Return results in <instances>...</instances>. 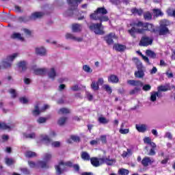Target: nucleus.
<instances>
[{
	"label": "nucleus",
	"mask_w": 175,
	"mask_h": 175,
	"mask_svg": "<svg viewBox=\"0 0 175 175\" xmlns=\"http://www.w3.org/2000/svg\"><path fill=\"white\" fill-rule=\"evenodd\" d=\"M124 126H125V124L122 123L119 130L120 133H121V135H126L129 133V129H124Z\"/></svg>",
	"instance_id": "nucleus-24"
},
{
	"label": "nucleus",
	"mask_w": 175,
	"mask_h": 175,
	"mask_svg": "<svg viewBox=\"0 0 175 175\" xmlns=\"http://www.w3.org/2000/svg\"><path fill=\"white\" fill-rule=\"evenodd\" d=\"M9 92L12 95V98H14L17 97V93H16V90L14 89H10Z\"/></svg>",
	"instance_id": "nucleus-54"
},
{
	"label": "nucleus",
	"mask_w": 175,
	"mask_h": 175,
	"mask_svg": "<svg viewBox=\"0 0 175 175\" xmlns=\"http://www.w3.org/2000/svg\"><path fill=\"white\" fill-rule=\"evenodd\" d=\"M21 171L22 172V173H23V174L25 175H29L31 174V172L29 170L28 168L27 167H23L21 169Z\"/></svg>",
	"instance_id": "nucleus-52"
},
{
	"label": "nucleus",
	"mask_w": 175,
	"mask_h": 175,
	"mask_svg": "<svg viewBox=\"0 0 175 175\" xmlns=\"http://www.w3.org/2000/svg\"><path fill=\"white\" fill-rule=\"evenodd\" d=\"M146 54L148 57L152 58V59H155V58H157V53L150 49L146 51Z\"/></svg>",
	"instance_id": "nucleus-21"
},
{
	"label": "nucleus",
	"mask_w": 175,
	"mask_h": 175,
	"mask_svg": "<svg viewBox=\"0 0 175 175\" xmlns=\"http://www.w3.org/2000/svg\"><path fill=\"white\" fill-rule=\"evenodd\" d=\"M70 139L72 142H75V143L80 142V137L77 135H71Z\"/></svg>",
	"instance_id": "nucleus-48"
},
{
	"label": "nucleus",
	"mask_w": 175,
	"mask_h": 175,
	"mask_svg": "<svg viewBox=\"0 0 175 175\" xmlns=\"http://www.w3.org/2000/svg\"><path fill=\"white\" fill-rule=\"evenodd\" d=\"M61 166H68V167H73V163L70 161L64 162V161H60L59 164L55 166L56 173L58 175H61L62 173H64V170L61 168Z\"/></svg>",
	"instance_id": "nucleus-6"
},
{
	"label": "nucleus",
	"mask_w": 175,
	"mask_h": 175,
	"mask_svg": "<svg viewBox=\"0 0 175 175\" xmlns=\"http://www.w3.org/2000/svg\"><path fill=\"white\" fill-rule=\"evenodd\" d=\"M43 16H44V13L38 12H34L31 14V17L33 18H42Z\"/></svg>",
	"instance_id": "nucleus-32"
},
{
	"label": "nucleus",
	"mask_w": 175,
	"mask_h": 175,
	"mask_svg": "<svg viewBox=\"0 0 175 175\" xmlns=\"http://www.w3.org/2000/svg\"><path fill=\"white\" fill-rule=\"evenodd\" d=\"M82 0H67V2L68 5H71V8H70V10L71 12H73V10H77L79 3H81Z\"/></svg>",
	"instance_id": "nucleus-9"
},
{
	"label": "nucleus",
	"mask_w": 175,
	"mask_h": 175,
	"mask_svg": "<svg viewBox=\"0 0 175 175\" xmlns=\"http://www.w3.org/2000/svg\"><path fill=\"white\" fill-rule=\"evenodd\" d=\"M144 18L146 21H151L152 20V14L148 11L144 13Z\"/></svg>",
	"instance_id": "nucleus-27"
},
{
	"label": "nucleus",
	"mask_w": 175,
	"mask_h": 175,
	"mask_svg": "<svg viewBox=\"0 0 175 175\" xmlns=\"http://www.w3.org/2000/svg\"><path fill=\"white\" fill-rule=\"evenodd\" d=\"M0 129L6 131V129H10V126H8L6 123H0Z\"/></svg>",
	"instance_id": "nucleus-49"
},
{
	"label": "nucleus",
	"mask_w": 175,
	"mask_h": 175,
	"mask_svg": "<svg viewBox=\"0 0 175 175\" xmlns=\"http://www.w3.org/2000/svg\"><path fill=\"white\" fill-rule=\"evenodd\" d=\"M34 73L37 75H46L47 70L46 68H37L34 70Z\"/></svg>",
	"instance_id": "nucleus-22"
},
{
	"label": "nucleus",
	"mask_w": 175,
	"mask_h": 175,
	"mask_svg": "<svg viewBox=\"0 0 175 175\" xmlns=\"http://www.w3.org/2000/svg\"><path fill=\"white\" fill-rule=\"evenodd\" d=\"M18 21L19 23H27V21H29V17H28V16H19L18 18Z\"/></svg>",
	"instance_id": "nucleus-43"
},
{
	"label": "nucleus",
	"mask_w": 175,
	"mask_h": 175,
	"mask_svg": "<svg viewBox=\"0 0 175 175\" xmlns=\"http://www.w3.org/2000/svg\"><path fill=\"white\" fill-rule=\"evenodd\" d=\"M25 33H26V35H28L29 36H31L32 32L31 31V30L28 29H23Z\"/></svg>",
	"instance_id": "nucleus-64"
},
{
	"label": "nucleus",
	"mask_w": 175,
	"mask_h": 175,
	"mask_svg": "<svg viewBox=\"0 0 175 175\" xmlns=\"http://www.w3.org/2000/svg\"><path fill=\"white\" fill-rule=\"evenodd\" d=\"M137 68L138 70L135 72V77H136L137 79H143L144 77V71L142 70V65L137 66Z\"/></svg>",
	"instance_id": "nucleus-12"
},
{
	"label": "nucleus",
	"mask_w": 175,
	"mask_h": 175,
	"mask_svg": "<svg viewBox=\"0 0 175 175\" xmlns=\"http://www.w3.org/2000/svg\"><path fill=\"white\" fill-rule=\"evenodd\" d=\"M153 14L156 17L163 16V12L160 9H153Z\"/></svg>",
	"instance_id": "nucleus-34"
},
{
	"label": "nucleus",
	"mask_w": 175,
	"mask_h": 175,
	"mask_svg": "<svg viewBox=\"0 0 175 175\" xmlns=\"http://www.w3.org/2000/svg\"><path fill=\"white\" fill-rule=\"evenodd\" d=\"M25 155L26 158H35L38 157V155L36 154V152H32V151H27Z\"/></svg>",
	"instance_id": "nucleus-31"
},
{
	"label": "nucleus",
	"mask_w": 175,
	"mask_h": 175,
	"mask_svg": "<svg viewBox=\"0 0 175 175\" xmlns=\"http://www.w3.org/2000/svg\"><path fill=\"white\" fill-rule=\"evenodd\" d=\"M141 163L144 167H147L149 165H152V163H154V160H151V158L148 157H145L142 160Z\"/></svg>",
	"instance_id": "nucleus-11"
},
{
	"label": "nucleus",
	"mask_w": 175,
	"mask_h": 175,
	"mask_svg": "<svg viewBox=\"0 0 175 175\" xmlns=\"http://www.w3.org/2000/svg\"><path fill=\"white\" fill-rule=\"evenodd\" d=\"M48 76L49 79H52V80H54V79H55V76H57L55 68H51V70L48 72Z\"/></svg>",
	"instance_id": "nucleus-23"
},
{
	"label": "nucleus",
	"mask_w": 175,
	"mask_h": 175,
	"mask_svg": "<svg viewBox=\"0 0 175 175\" xmlns=\"http://www.w3.org/2000/svg\"><path fill=\"white\" fill-rule=\"evenodd\" d=\"M83 70L84 72H86V73H92V69L87 64L83 66Z\"/></svg>",
	"instance_id": "nucleus-45"
},
{
	"label": "nucleus",
	"mask_w": 175,
	"mask_h": 175,
	"mask_svg": "<svg viewBox=\"0 0 175 175\" xmlns=\"http://www.w3.org/2000/svg\"><path fill=\"white\" fill-rule=\"evenodd\" d=\"M36 54L40 55V57H44V55H47V51L43 46L37 47L36 48Z\"/></svg>",
	"instance_id": "nucleus-13"
},
{
	"label": "nucleus",
	"mask_w": 175,
	"mask_h": 175,
	"mask_svg": "<svg viewBox=\"0 0 175 175\" xmlns=\"http://www.w3.org/2000/svg\"><path fill=\"white\" fill-rule=\"evenodd\" d=\"M99 161L100 163H106L108 166H111V165L116 163V159H110V157L100 158Z\"/></svg>",
	"instance_id": "nucleus-10"
},
{
	"label": "nucleus",
	"mask_w": 175,
	"mask_h": 175,
	"mask_svg": "<svg viewBox=\"0 0 175 175\" xmlns=\"http://www.w3.org/2000/svg\"><path fill=\"white\" fill-rule=\"evenodd\" d=\"M81 158L83 159V161H90V159H91V157H90V154L87 152H82Z\"/></svg>",
	"instance_id": "nucleus-29"
},
{
	"label": "nucleus",
	"mask_w": 175,
	"mask_h": 175,
	"mask_svg": "<svg viewBox=\"0 0 175 175\" xmlns=\"http://www.w3.org/2000/svg\"><path fill=\"white\" fill-rule=\"evenodd\" d=\"M19 100L21 102V103H23V105H25L27 103H28L29 100H27V98L26 97H21L19 98Z\"/></svg>",
	"instance_id": "nucleus-58"
},
{
	"label": "nucleus",
	"mask_w": 175,
	"mask_h": 175,
	"mask_svg": "<svg viewBox=\"0 0 175 175\" xmlns=\"http://www.w3.org/2000/svg\"><path fill=\"white\" fill-rule=\"evenodd\" d=\"M134 25L135 27H137V28H141L136 29L135 27H133L131 29L128 30L129 33L134 39L136 38V33H144L147 31L151 33H154L157 36H165L170 33V30L167 27L169 21L166 19L162 20L160 22L159 27H155L152 23H144L140 21L134 23Z\"/></svg>",
	"instance_id": "nucleus-1"
},
{
	"label": "nucleus",
	"mask_w": 175,
	"mask_h": 175,
	"mask_svg": "<svg viewBox=\"0 0 175 175\" xmlns=\"http://www.w3.org/2000/svg\"><path fill=\"white\" fill-rule=\"evenodd\" d=\"M51 158H53V156L51 155V154L46 153L44 155V161H45L46 162H49V161H50Z\"/></svg>",
	"instance_id": "nucleus-50"
},
{
	"label": "nucleus",
	"mask_w": 175,
	"mask_h": 175,
	"mask_svg": "<svg viewBox=\"0 0 175 175\" xmlns=\"http://www.w3.org/2000/svg\"><path fill=\"white\" fill-rule=\"evenodd\" d=\"M127 84H129V85H132L133 87H135L134 89L131 90L129 92L130 95H135V94H137V92L140 91V88L139 87H143L144 85L142 81L133 79L128 80Z\"/></svg>",
	"instance_id": "nucleus-3"
},
{
	"label": "nucleus",
	"mask_w": 175,
	"mask_h": 175,
	"mask_svg": "<svg viewBox=\"0 0 175 175\" xmlns=\"http://www.w3.org/2000/svg\"><path fill=\"white\" fill-rule=\"evenodd\" d=\"M42 142H45L46 144H50L51 143V139L49 135H42Z\"/></svg>",
	"instance_id": "nucleus-44"
},
{
	"label": "nucleus",
	"mask_w": 175,
	"mask_h": 175,
	"mask_svg": "<svg viewBox=\"0 0 175 175\" xmlns=\"http://www.w3.org/2000/svg\"><path fill=\"white\" fill-rule=\"evenodd\" d=\"M139 55L142 57V59L145 61V62H147L148 65H151V63H150V59L147 57V56H144L142 52H139Z\"/></svg>",
	"instance_id": "nucleus-51"
},
{
	"label": "nucleus",
	"mask_w": 175,
	"mask_h": 175,
	"mask_svg": "<svg viewBox=\"0 0 175 175\" xmlns=\"http://www.w3.org/2000/svg\"><path fill=\"white\" fill-rule=\"evenodd\" d=\"M35 133H31L30 134H24V137L26 139H35Z\"/></svg>",
	"instance_id": "nucleus-53"
},
{
	"label": "nucleus",
	"mask_w": 175,
	"mask_h": 175,
	"mask_svg": "<svg viewBox=\"0 0 175 175\" xmlns=\"http://www.w3.org/2000/svg\"><path fill=\"white\" fill-rule=\"evenodd\" d=\"M143 91H150L151 90V85L146 84L142 87Z\"/></svg>",
	"instance_id": "nucleus-57"
},
{
	"label": "nucleus",
	"mask_w": 175,
	"mask_h": 175,
	"mask_svg": "<svg viewBox=\"0 0 175 175\" xmlns=\"http://www.w3.org/2000/svg\"><path fill=\"white\" fill-rule=\"evenodd\" d=\"M66 39H70L71 40H76L77 42H83V38H76L73 36V34L70 33H67L66 34Z\"/></svg>",
	"instance_id": "nucleus-16"
},
{
	"label": "nucleus",
	"mask_w": 175,
	"mask_h": 175,
	"mask_svg": "<svg viewBox=\"0 0 175 175\" xmlns=\"http://www.w3.org/2000/svg\"><path fill=\"white\" fill-rule=\"evenodd\" d=\"M144 142L146 144H149V146H150V147H155V143L151 142V138L146 137L144 139Z\"/></svg>",
	"instance_id": "nucleus-30"
},
{
	"label": "nucleus",
	"mask_w": 175,
	"mask_h": 175,
	"mask_svg": "<svg viewBox=\"0 0 175 175\" xmlns=\"http://www.w3.org/2000/svg\"><path fill=\"white\" fill-rule=\"evenodd\" d=\"M12 39H18V40H21V42H24V38L21 36V33H14L11 36Z\"/></svg>",
	"instance_id": "nucleus-26"
},
{
	"label": "nucleus",
	"mask_w": 175,
	"mask_h": 175,
	"mask_svg": "<svg viewBox=\"0 0 175 175\" xmlns=\"http://www.w3.org/2000/svg\"><path fill=\"white\" fill-rule=\"evenodd\" d=\"M91 88L93 91H98L99 90V84L95 81H93L91 84Z\"/></svg>",
	"instance_id": "nucleus-37"
},
{
	"label": "nucleus",
	"mask_w": 175,
	"mask_h": 175,
	"mask_svg": "<svg viewBox=\"0 0 175 175\" xmlns=\"http://www.w3.org/2000/svg\"><path fill=\"white\" fill-rule=\"evenodd\" d=\"M164 137H167V139H168L169 140H172L173 135H172V133H170V132H167V133H165Z\"/></svg>",
	"instance_id": "nucleus-59"
},
{
	"label": "nucleus",
	"mask_w": 175,
	"mask_h": 175,
	"mask_svg": "<svg viewBox=\"0 0 175 175\" xmlns=\"http://www.w3.org/2000/svg\"><path fill=\"white\" fill-rule=\"evenodd\" d=\"M72 167L75 172H80V166L78 164L73 165Z\"/></svg>",
	"instance_id": "nucleus-62"
},
{
	"label": "nucleus",
	"mask_w": 175,
	"mask_h": 175,
	"mask_svg": "<svg viewBox=\"0 0 175 175\" xmlns=\"http://www.w3.org/2000/svg\"><path fill=\"white\" fill-rule=\"evenodd\" d=\"M18 53H14L7 57L6 59L3 60L1 63V69H9L12 67V62L14 61Z\"/></svg>",
	"instance_id": "nucleus-4"
},
{
	"label": "nucleus",
	"mask_w": 175,
	"mask_h": 175,
	"mask_svg": "<svg viewBox=\"0 0 175 175\" xmlns=\"http://www.w3.org/2000/svg\"><path fill=\"white\" fill-rule=\"evenodd\" d=\"M52 146H53V147H55V148L60 147L61 146V142H59L58 141L53 142L52 143Z\"/></svg>",
	"instance_id": "nucleus-61"
},
{
	"label": "nucleus",
	"mask_w": 175,
	"mask_h": 175,
	"mask_svg": "<svg viewBox=\"0 0 175 175\" xmlns=\"http://www.w3.org/2000/svg\"><path fill=\"white\" fill-rule=\"evenodd\" d=\"M28 164H29V166H30L31 167H36V163L33 161H29Z\"/></svg>",
	"instance_id": "nucleus-63"
},
{
	"label": "nucleus",
	"mask_w": 175,
	"mask_h": 175,
	"mask_svg": "<svg viewBox=\"0 0 175 175\" xmlns=\"http://www.w3.org/2000/svg\"><path fill=\"white\" fill-rule=\"evenodd\" d=\"M171 88L169 85H159L157 88L158 92H166L167 91H170Z\"/></svg>",
	"instance_id": "nucleus-17"
},
{
	"label": "nucleus",
	"mask_w": 175,
	"mask_h": 175,
	"mask_svg": "<svg viewBox=\"0 0 175 175\" xmlns=\"http://www.w3.org/2000/svg\"><path fill=\"white\" fill-rule=\"evenodd\" d=\"M46 121H47V118L40 117L37 120V122H38V124H44V122H46Z\"/></svg>",
	"instance_id": "nucleus-56"
},
{
	"label": "nucleus",
	"mask_w": 175,
	"mask_h": 175,
	"mask_svg": "<svg viewBox=\"0 0 175 175\" xmlns=\"http://www.w3.org/2000/svg\"><path fill=\"white\" fill-rule=\"evenodd\" d=\"M18 67L19 69H22V72H25L27 70V62L25 61H21L18 63Z\"/></svg>",
	"instance_id": "nucleus-19"
},
{
	"label": "nucleus",
	"mask_w": 175,
	"mask_h": 175,
	"mask_svg": "<svg viewBox=\"0 0 175 175\" xmlns=\"http://www.w3.org/2000/svg\"><path fill=\"white\" fill-rule=\"evenodd\" d=\"M67 120H68L67 117L60 118L57 121L58 125H59L60 126H62V125H65V122H66Z\"/></svg>",
	"instance_id": "nucleus-38"
},
{
	"label": "nucleus",
	"mask_w": 175,
	"mask_h": 175,
	"mask_svg": "<svg viewBox=\"0 0 175 175\" xmlns=\"http://www.w3.org/2000/svg\"><path fill=\"white\" fill-rule=\"evenodd\" d=\"M104 90L109 94H111L113 92V90H111V88L109 85H104Z\"/></svg>",
	"instance_id": "nucleus-55"
},
{
	"label": "nucleus",
	"mask_w": 175,
	"mask_h": 175,
	"mask_svg": "<svg viewBox=\"0 0 175 175\" xmlns=\"http://www.w3.org/2000/svg\"><path fill=\"white\" fill-rule=\"evenodd\" d=\"M113 49L116 50V51H119L120 53H122V51H125L126 46L121 44H114Z\"/></svg>",
	"instance_id": "nucleus-15"
},
{
	"label": "nucleus",
	"mask_w": 175,
	"mask_h": 175,
	"mask_svg": "<svg viewBox=\"0 0 175 175\" xmlns=\"http://www.w3.org/2000/svg\"><path fill=\"white\" fill-rule=\"evenodd\" d=\"M107 13V10L105 7L98 8L94 13L90 15V18L95 21H98L100 23H106L109 20V16H105Z\"/></svg>",
	"instance_id": "nucleus-2"
},
{
	"label": "nucleus",
	"mask_w": 175,
	"mask_h": 175,
	"mask_svg": "<svg viewBox=\"0 0 175 175\" xmlns=\"http://www.w3.org/2000/svg\"><path fill=\"white\" fill-rule=\"evenodd\" d=\"M90 31H93L96 35H105V30L102 22L100 23H92L89 27Z\"/></svg>",
	"instance_id": "nucleus-5"
},
{
	"label": "nucleus",
	"mask_w": 175,
	"mask_h": 175,
	"mask_svg": "<svg viewBox=\"0 0 175 175\" xmlns=\"http://www.w3.org/2000/svg\"><path fill=\"white\" fill-rule=\"evenodd\" d=\"M32 113L33 116H39L40 114V110L39 109V103H37L35 106V109L33 110Z\"/></svg>",
	"instance_id": "nucleus-41"
},
{
	"label": "nucleus",
	"mask_w": 175,
	"mask_h": 175,
	"mask_svg": "<svg viewBox=\"0 0 175 175\" xmlns=\"http://www.w3.org/2000/svg\"><path fill=\"white\" fill-rule=\"evenodd\" d=\"M118 173L120 175H128V174H129V171L125 168H120L118 170Z\"/></svg>",
	"instance_id": "nucleus-42"
},
{
	"label": "nucleus",
	"mask_w": 175,
	"mask_h": 175,
	"mask_svg": "<svg viewBox=\"0 0 175 175\" xmlns=\"http://www.w3.org/2000/svg\"><path fill=\"white\" fill-rule=\"evenodd\" d=\"M157 96H159V92H152L150 96L151 102H155V100H157Z\"/></svg>",
	"instance_id": "nucleus-39"
},
{
	"label": "nucleus",
	"mask_w": 175,
	"mask_h": 175,
	"mask_svg": "<svg viewBox=\"0 0 175 175\" xmlns=\"http://www.w3.org/2000/svg\"><path fill=\"white\" fill-rule=\"evenodd\" d=\"M131 12L133 14H138V16H142L143 15V10L142 9H137V8H133L131 10Z\"/></svg>",
	"instance_id": "nucleus-35"
},
{
	"label": "nucleus",
	"mask_w": 175,
	"mask_h": 175,
	"mask_svg": "<svg viewBox=\"0 0 175 175\" xmlns=\"http://www.w3.org/2000/svg\"><path fill=\"white\" fill-rule=\"evenodd\" d=\"M58 114H70V109L66 107H62L58 111Z\"/></svg>",
	"instance_id": "nucleus-28"
},
{
	"label": "nucleus",
	"mask_w": 175,
	"mask_h": 175,
	"mask_svg": "<svg viewBox=\"0 0 175 175\" xmlns=\"http://www.w3.org/2000/svg\"><path fill=\"white\" fill-rule=\"evenodd\" d=\"M100 139L103 144H106V143H107V139L106 137V135H101Z\"/></svg>",
	"instance_id": "nucleus-60"
},
{
	"label": "nucleus",
	"mask_w": 175,
	"mask_h": 175,
	"mask_svg": "<svg viewBox=\"0 0 175 175\" xmlns=\"http://www.w3.org/2000/svg\"><path fill=\"white\" fill-rule=\"evenodd\" d=\"M5 163H6V165H8V166H12V165H13V163H14V160L13 159H10V158H6Z\"/></svg>",
	"instance_id": "nucleus-46"
},
{
	"label": "nucleus",
	"mask_w": 175,
	"mask_h": 175,
	"mask_svg": "<svg viewBox=\"0 0 175 175\" xmlns=\"http://www.w3.org/2000/svg\"><path fill=\"white\" fill-rule=\"evenodd\" d=\"M152 42H154V39L147 36H144L142 37L139 44L142 47H147L148 46H151V44H152Z\"/></svg>",
	"instance_id": "nucleus-7"
},
{
	"label": "nucleus",
	"mask_w": 175,
	"mask_h": 175,
	"mask_svg": "<svg viewBox=\"0 0 175 175\" xmlns=\"http://www.w3.org/2000/svg\"><path fill=\"white\" fill-rule=\"evenodd\" d=\"M98 122L100 124H108L109 120H107L105 117H100L98 118Z\"/></svg>",
	"instance_id": "nucleus-47"
},
{
	"label": "nucleus",
	"mask_w": 175,
	"mask_h": 175,
	"mask_svg": "<svg viewBox=\"0 0 175 175\" xmlns=\"http://www.w3.org/2000/svg\"><path fill=\"white\" fill-rule=\"evenodd\" d=\"M108 81L112 84H117L120 81V79L116 75H111L108 77Z\"/></svg>",
	"instance_id": "nucleus-14"
},
{
	"label": "nucleus",
	"mask_w": 175,
	"mask_h": 175,
	"mask_svg": "<svg viewBox=\"0 0 175 175\" xmlns=\"http://www.w3.org/2000/svg\"><path fill=\"white\" fill-rule=\"evenodd\" d=\"M114 39H117V36H116L115 33H109L104 36V40L106 42L108 46H111V44H114Z\"/></svg>",
	"instance_id": "nucleus-8"
},
{
	"label": "nucleus",
	"mask_w": 175,
	"mask_h": 175,
	"mask_svg": "<svg viewBox=\"0 0 175 175\" xmlns=\"http://www.w3.org/2000/svg\"><path fill=\"white\" fill-rule=\"evenodd\" d=\"M90 162L92 165L94 166V167H98V166L100 165L99 162H100V161L96 157H92L90 159Z\"/></svg>",
	"instance_id": "nucleus-25"
},
{
	"label": "nucleus",
	"mask_w": 175,
	"mask_h": 175,
	"mask_svg": "<svg viewBox=\"0 0 175 175\" xmlns=\"http://www.w3.org/2000/svg\"><path fill=\"white\" fill-rule=\"evenodd\" d=\"M132 149L127 148V151H123L122 154V158H126V157L132 156Z\"/></svg>",
	"instance_id": "nucleus-33"
},
{
	"label": "nucleus",
	"mask_w": 175,
	"mask_h": 175,
	"mask_svg": "<svg viewBox=\"0 0 175 175\" xmlns=\"http://www.w3.org/2000/svg\"><path fill=\"white\" fill-rule=\"evenodd\" d=\"M151 149L150 150L149 152L148 153V155L150 157H154L157 154V152H155V148H157V144H154V147L151 146Z\"/></svg>",
	"instance_id": "nucleus-40"
},
{
	"label": "nucleus",
	"mask_w": 175,
	"mask_h": 175,
	"mask_svg": "<svg viewBox=\"0 0 175 175\" xmlns=\"http://www.w3.org/2000/svg\"><path fill=\"white\" fill-rule=\"evenodd\" d=\"M135 128L138 132H141L142 133H144L147 131V126L146 124H136Z\"/></svg>",
	"instance_id": "nucleus-18"
},
{
	"label": "nucleus",
	"mask_w": 175,
	"mask_h": 175,
	"mask_svg": "<svg viewBox=\"0 0 175 175\" xmlns=\"http://www.w3.org/2000/svg\"><path fill=\"white\" fill-rule=\"evenodd\" d=\"M72 32H80L83 29V27L77 23L72 24Z\"/></svg>",
	"instance_id": "nucleus-20"
},
{
	"label": "nucleus",
	"mask_w": 175,
	"mask_h": 175,
	"mask_svg": "<svg viewBox=\"0 0 175 175\" xmlns=\"http://www.w3.org/2000/svg\"><path fill=\"white\" fill-rule=\"evenodd\" d=\"M38 165L41 167L42 169H49L47 161H40L38 162Z\"/></svg>",
	"instance_id": "nucleus-36"
}]
</instances>
